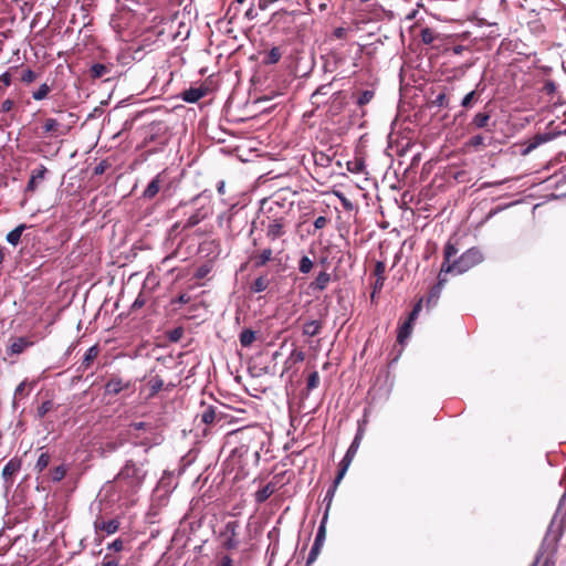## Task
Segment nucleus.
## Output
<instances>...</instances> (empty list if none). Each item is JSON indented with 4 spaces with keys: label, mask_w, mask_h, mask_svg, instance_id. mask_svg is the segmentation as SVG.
<instances>
[{
    "label": "nucleus",
    "mask_w": 566,
    "mask_h": 566,
    "mask_svg": "<svg viewBox=\"0 0 566 566\" xmlns=\"http://www.w3.org/2000/svg\"><path fill=\"white\" fill-rule=\"evenodd\" d=\"M231 111H232V108H226V116H227V117H229V118H230L231 120H233V122H241V120H243V118H241V117H237L235 115H233V114L231 113Z\"/></svg>",
    "instance_id": "0e129e2a"
},
{
    "label": "nucleus",
    "mask_w": 566,
    "mask_h": 566,
    "mask_svg": "<svg viewBox=\"0 0 566 566\" xmlns=\"http://www.w3.org/2000/svg\"><path fill=\"white\" fill-rule=\"evenodd\" d=\"M323 328V322L318 319H312L306 323H304L302 333L304 336H316L321 333Z\"/></svg>",
    "instance_id": "aec40b11"
},
{
    "label": "nucleus",
    "mask_w": 566,
    "mask_h": 566,
    "mask_svg": "<svg viewBox=\"0 0 566 566\" xmlns=\"http://www.w3.org/2000/svg\"><path fill=\"white\" fill-rule=\"evenodd\" d=\"M261 224L265 228L266 238L271 241H275L286 233L285 228L289 221L285 217H266L261 221Z\"/></svg>",
    "instance_id": "39448f33"
},
{
    "label": "nucleus",
    "mask_w": 566,
    "mask_h": 566,
    "mask_svg": "<svg viewBox=\"0 0 566 566\" xmlns=\"http://www.w3.org/2000/svg\"><path fill=\"white\" fill-rule=\"evenodd\" d=\"M148 386L150 389V396H155L163 389L164 380L159 376H155L148 381Z\"/></svg>",
    "instance_id": "58836bf2"
},
{
    "label": "nucleus",
    "mask_w": 566,
    "mask_h": 566,
    "mask_svg": "<svg viewBox=\"0 0 566 566\" xmlns=\"http://www.w3.org/2000/svg\"><path fill=\"white\" fill-rule=\"evenodd\" d=\"M25 228H27L25 224H20L17 228H14L13 230H11L7 234V238H6L8 243H10L12 245H18L21 241V235Z\"/></svg>",
    "instance_id": "bb28decb"
},
{
    "label": "nucleus",
    "mask_w": 566,
    "mask_h": 566,
    "mask_svg": "<svg viewBox=\"0 0 566 566\" xmlns=\"http://www.w3.org/2000/svg\"><path fill=\"white\" fill-rule=\"evenodd\" d=\"M385 270H386L385 263L381 261H378L375 265V275L378 277V281H384Z\"/></svg>",
    "instance_id": "864d4df0"
},
{
    "label": "nucleus",
    "mask_w": 566,
    "mask_h": 566,
    "mask_svg": "<svg viewBox=\"0 0 566 566\" xmlns=\"http://www.w3.org/2000/svg\"><path fill=\"white\" fill-rule=\"evenodd\" d=\"M269 284H270L269 277L266 275H261L252 282L250 290L253 293H261L269 287Z\"/></svg>",
    "instance_id": "a878e982"
},
{
    "label": "nucleus",
    "mask_w": 566,
    "mask_h": 566,
    "mask_svg": "<svg viewBox=\"0 0 566 566\" xmlns=\"http://www.w3.org/2000/svg\"><path fill=\"white\" fill-rule=\"evenodd\" d=\"M452 96H453V93L439 92L436 95V98H434L433 103L437 106H443V104L448 105V104L454 102Z\"/></svg>",
    "instance_id": "ea45409f"
},
{
    "label": "nucleus",
    "mask_w": 566,
    "mask_h": 566,
    "mask_svg": "<svg viewBox=\"0 0 566 566\" xmlns=\"http://www.w3.org/2000/svg\"><path fill=\"white\" fill-rule=\"evenodd\" d=\"M411 109H412V108H407V107L398 108V114H397V116H398V117L409 116V111H411Z\"/></svg>",
    "instance_id": "338daca9"
},
{
    "label": "nucleus",
    "mask_w": 566,
    "mask_h": 566,
    "mask_svg": "<svg viewBox=\"0 0 566 566\" xmlns=\"http://www.w3.org/2000/svg\"><path fill=\"white\" fill-rule=\"evenodd\" d=\"M209 210L206 208H199L197 209L192 214H190L187 220L182 223L180 221L176 222L172 226V230L177 231L178 229H181L182 231L193 228L195 226L199 224L202 220L208 218Z\"/></svg>",
    "instance_id": "6e6552de"
},
{
    "label": "nucleus",
    "mask_w": 566,
    "mask_h": 566,
    "mask_svg": "<svg viewBox=\"0 0 566 566\" xmlns=\"http://www.w3.org/2000/svg\"><path fill=\"white\" fill-rule=\"evenodd\" d=\"M147 464L148 460L146 458L139 461L128 459L115 476V481L120 491L135 494L147 476Z\"/></svg>",
    "instance_id": "f257e3e1"
},
{
    "label": "nucleus",
    "mask_w": 566,
    "mask_h": 566,
    "mask_svg": "<svg viewBox=\"0 0 566 566\" xmlns=\"http://www.w3.org/2000/svg\"><path fill=\"white\" fill-rule=\"evenodd\" d=\"M78 117L69 112L67 108H59L55 112L54 117L46 118L43 123V129L45 133L52 136H63L70 132L75 125Z\"/></svg>",
    "instance_id": "7ed1b4c3"
},
{
    "label": "nucleus",
    "mask_w": 566,
    "mask_h": 566,
    "mask_svg": "<svg viewBox=\"0 0 566 566\" xmlns=\"http://www.w3.org/2000/svg\"><path fill=\"white\" fill-rule=\"evenodd\" d=\"M327 224V218L324 216H319L314 221L315 229H323Z\"/></svg>",
    "instance_id": "680f3d73"
},
{
    "label": "nucleus",
    "mask_w": 566,
    "mask_h": 566,
    "mask_svg": "<svg viewBox=\"0 0 566 566\" xmlns=\"http://www.w3.org/2000/svg\"><path fill=\"white\" fill-rule=\"evenodd\" d=\"M239 339L242 347H249L255 340V332L252 329H243L240 333Z\"/></svg>",
    "instance_id": "c756f323"
},
{
    "label": "nucleus",
    "mask_w": 566,
    "mask_h": 566,
    "mask_svg": "<svg viewBox=\"0 0 566 566\" xmlns=\"http://www.w3.org/2000/svg\"><path fill=\"white\" fill-rule=\"evenodd\" d=\"M13 80H15L14 66L0 75V88L10 86Z\"/></svg>",
    "instance_id": "f704fd0d"
},
{
    "label": "nucleus",
    "mask_w": 566,
    "mask_h": 566,
    "mask_svg": "<svg viewBox=\"0 0 566 566\" xmlns=\"http://www.w3.org/2000/svg\"><path fill=\"white\" fill-rule=\"evenodd\" d=\"M412 329V322L407 321L405 322L398 331L397 340L402 344L411 334Z\"/></svg>",
    "instance_id": "7c9ffc66"
},
{
    "label": "nucleus",
    "mask_w": 566,
    "mask_h": 566,
    "mask_svg": "<svg viewBox=\"0 0 566 566\" xmlns=\"http://www.w3.org/2000/svg\"><path fill=\"white\" fill-rule=\"evenodd\" d=\"M471 125L475 128H486L490 130L492 126L496 125V120H491L489 113L480 112L473 117Z\"/></svg>",
    "instance_id": "dca6fc26"
},
{
    "label": "nucleus",
    "mask_w": 566,
    "mask_h": 566,
    "mask_svg": "<svg viewBox=\"0 0 566 566\" xmlns=\"http://www.w3.org/2000/svg\"><path fill=\"white\" fill-rule=\"evenodd\" d=\"M54 409V402L52 400H46L41 403L38 408V417L43 418L48 412Z\"/></svg>",
    "instance_id": "de8ad7c7"
},
{
    "label": "nucleus",
    "mask_w": 566,
    "mask_h": 566,
    "mask_svg": "<svg viewBox=\"0 0 566 566\" xmlns=\"http://www.w3.org/2000/svg\"><path fill=\"white\" fill-rule=\"evenodd\" d=\"M111 72V66L102 63H95L91 66L90 74L92 78H101Z\"/></svg>",
    "instance_id": "393cba45"
},
{
    "label": "nucleus",
    "mask_w": 566,
    "mask_h": 566,
    "mask_svg": "<svg viewBox=\"0 0 566 566\" xmlns=\"http://www.w3.org/2000/svg\"><path fill=\"white\" fill-rule=\"evenodd\" d=\"M326 522H327V512L324 513V516L321 521L319 527L317 530V534L314 541V545L323 546L325 537H326Z\"/></svg>",
    "instance_id": "cd10ccee"
},
{
    "label": "nucleus",
    "mask_w": 566,
    "mask_h": 566,
    "mask_svg": "<svg viewBox=\"0 0 566 566\" xmlns=\"http://www.w3.org/2000/svg\"><path fill=\"white\" fill-rule=\"evenodd\" d=\"M483 144H484V138L481 135H475V136L471 137L470 140L468 142V145L472 146L474 148H478V147L482 146Z\"/></svg>",
    "instance_id": "6e6d98bb"
},
{
    "label": "nucleus",
    "mask_w": 566,
    "mask_h": 566,
    "mask_svg": "<svg viewBox=\"0 0 566 566\" xmlns=\"http://www.w3.org/2000/svg\"><path fill=\"white\" fill-rule=\"evenodd\" d=\"M51 457L48 452H42L38 458L34 469L40 473L48 468L50 464Z\"/></svg>",
    "instance_id": "4c0bfd02"
},
{
    "label": "nucleus",
    "mask_w": 566,
    "mask_h": 566,
    "mask_svg": "<svg viewBox=\"0 0 566 566\" xmlns=\"http://www.w3.org/2000/svg\"><path fill=\"white\" fill-rule=\"evenodd\" d=\"M119 526L120 522L118 518L105 521L102 517H97L94 521V531L97 536L99 535V533H104L105 535L115 534L119 530Z\"/></svg>",
    "instance_id": "1a4fd4ad"
},
{
    "label": "nucleus",
    "mask_w": 566,
    "mask_h": 566,
    "mask_svg": "<svg viewBox=\"0 0 566 566\" xmlns=\"http://www.w3.org/2000/svg\"><path fill=\"white\" fill-rule=\"evenodd\" d=\"M305 359V353L294 348L285 360V365L291 367L295 364L302 363Z\"/></svg>",
    "instance_id": "c85d7f7f"
},
{
    "label": "nucleus",
    "mask_w": 566,
    "mask_h": 566,
    "mask_svg": "<svg viewBox=\"0 0 566 566\" xmlns=\"http://www.w3.org/2000/svg\"><path fill=\"white\" fill-rule=\"evenodd\" d=\"M543 91L548 95L554 94L556 92L555 83L553 81H546Z\"/></svg>",
    "instance_id": "bf43d9fd"
},
{
    "label": "nucleus",
    "mask_w": 566,
    "mask_h": 566,
    "mask_svg": "<svg viewBox=\"0 0 566 566\" xmlns=\"http://www.w3.org/2000/svg\"><path fill=\"white\" fill-rule=\"evenodd\" d=\"M164 172L158 174L153 180L148 184L146 189L143 192V197L145 199H153L160 190V185L163 182Z\"/></svg>",
    "instance_id": "a211bd4d"
},
{
    "label": "nucleus",
    "mask_w": 566,
    "mask_h": 566,
    "mask_svg": "<svg viewBox=\"0 0 566 566\" xmlns=\"http://www.w3.org/2000/svg\"><path fill=\"white\" fill-rule=\"evenodd\" d=\"M134 440V446H139V447H144V453L146 454L148 452V450L154 447V446H158L161 441L160 437L159 436H154L153 438H149V437H145V438H140L138 436V439H133Z\"/></svg>",
    "instance_id": "4be33fe9"
},
{
    "label": "nucleus",
    "mask_w": 566,
    "mask_h": 566,
    "mask_svg": "<svg viewBox=\"0 0 566 566\" xmlns=\"http://www.w3.org/2000/svg\"><path fill=\"white\" fill-rule=\"evenodd\" d=\"M340 483V481L337 480V476L335 478L333 484L329 486V489L327 490L326 492V495H325V499L324 501L326 502V509H325V512H329V507H331V504H332V501H333V497L335 495V492L337 490V486L338 484Z\"/></svg>",
    "instance_id": "72a5a7b5"
},
{
    "label": "nucleus",
    "mask_w": 566,
    "mask_h": 566,
    "mask_svg": "<svg viewBox=\"0 0 566 566\" xmlns=\"http://www.w3.org/2000/svg\"><path fill=\"white\" fill-rule=\"evenodd\" d=\"M101 566H118V560L112 555L106 554Z\"/></svg>",
    "instance_id": "4d7b16f0"
},
{
    "label": "nucleus",
    "mask_w": 566,
    "mask_h": 566,
    "mask_svg": "<svg viewBox=\"0 0 566 566\" xmlns=\"http://www.w3.org/2000/svg\"><path fill=\"white\" fill-rule=\"evenodd\" d=\"M46 171L48 169L43 165H40L38 168L33 169L30 180L27 185V191H34L36 189L38 182L44 179Z\"/></svg>",
    "instance_id": "f3484780"
},
{
    "label": "nucleus",
    "mask_w": 566,
    "mask_h": 566,
    "mask_svg": "<svg viewBox=\"0 0 566 566\" xmlns=\"http://www.w3.org/2000/svg\"><path fill=\"white\" fill-rule=\"evenodd\" d=\"M373 97H374V91L366 90V91L360 92L357 95L356 103L358 104V106H364V105L370 103Z\"/></svg>",
    "instance_id": "79ce46f5"
},
{
    "label": "nucleus",
    "mask_w": 566,
    "mask_h": 566,
    "mask_svg": "<svg viewBox=\"0 0 566 566\" xmlns=\"http://www.w3.org/2000/svg\"><path fill=\"white\" fill-rule=\"evenodd\" d=\"M150 429V426L146 422H133L129 424L128 433L132 439H138V434L135 431Z\"/></svg>",
    "instance_id": "37998d69"
},
{
    "label": "nucleus",
    "mask_w": 566,
    "mask_h": 566,
    "mask_svg": "<svg viewBox=\"0 0 566 566\" xmlns=\"http://www.w3.org/2000/svg\"><path fill=\"white\" fill-rule=\"evenodd\" d=\"M126 387L119 377H112L105 385V394L118 395Z\"/></svg>",
    "instance_id": "412c9836"
},
{
    "label": "nucleus",
    "mask_w": 566,
    "mask_h": 566,
    "mask_svg": "<svg viewBox=\"0 0 566 566\" xmlns=\"http://www.w3.org/2000/svg\"><path fill=\"white\" fill-rule=\"evenodd\" d=\"M109 167L111 164L107 160H102L98 165L95 166L93 174L95 176L103 175Z\"/></svg>",
    "instance_id": "3c124183"
},
{
    "label": "nucleus",
    "mask_w": 566,
    "mask_h": 566,
    "mask_svg": "<svg viewBox=\"0 0 566 566\" xmlns=\"http://www.w3.org/2000/svg\"><path fill=\"white\" fill-rule=\"evenodd\" d=\"M218 566H234L230 556L224 555L220 558Z\"/></svg>",
    "instance_id": "e2e57ef3"
},
{
    "label": "nucleus",
    "mask_w": 566,
    "mask_h": 566,
    "mask_svg": "<svg viewBox=\"0 0 566 566\" xmlns=\"http://www.w3.org/2000/svg\"><path fill=\"white\" fill-rule=\"evenodd\" d=\"M98 353H99V348L97 345L91 346L84 354V357L78 366V370L85 371L86 369H88L91 367L92 363L98 356Z\"/></svg>",
    "instance_id": "6ab92c4d"
},
{
    "label": "nucleus",
    "mask_w": 566,
    "mask_h": 566,
    "mask_svg": "<svg viewBox=\"0 0 566 566\" xmlns=\"http://www.w3.org/2000/svg\"><path fill=\"white\" fill-rule=\"evenodd\" d=\"M216 419V411L212 406L207 407L201 413V421L206 424H210Z\"/></svg>",
    "instance_id": "c03bdc74"
},
{
    "label": "nucleus",
    "mask_w": 566,
    "mask_h": 566,
    "mask_svg": "<svg viewBox=\"0 0 566 566\" xmlns=\"http://www.w3.org/2000/svg\"><path fill=\"white\" fill-rule=\"evenodd\" d=\"M315 161L319 163L321 165H324V163H329L332 160V157L329 155H325L322 151L319 154H315Z\"/></svg>",
    "instance_id": "052dcab7"
},
{
    "label": "nucleus",
    "mask_w": 566,
    "mask_h": 566,
    "mask_svg": "<svg viewBox=\"0 0 566 566\" xmlns=\"http://www.w3.org/2000/svg\"><path fill=\"white\" fill-rule=\"evenodd\" d=\"M361 437H363V432L361 430H358V432L356 433L352 444L349 446L345 457L343 458V460L340 461L339 463V470L337 472V480L338 481H342L343 478L345 476L353 459L355 458L356 453H357V450L359 448V444H360V441H361Z\"/></svg>",
    "instance_id": "423d86ee"
},
{
    "label": "nucleus",
    "mask_w": 566,
    "mask_h": 566,
    "mask_svg": "<svg viewBox=\"0 0 566 566\" xmlns=\"http://www.w3.org/2000/svg\"><path fill=\"white\" fill-rule=\"evenodd\" d=\"M421 308H422V298H420V300L415 304V306H413V308H412L411 313L409 314V318H408V321L413 322V321L417 318L418 314L420 313Z\"/></svg>",
    "instance_id": "5fc2aeb1"
},
{
    "label": "nucleus",
    "mask_w": 566,
    "mask_h": 566,
    "mask_svg": "<svg viewBox=\"0 0 566 566\" xmlns=\"http://www.w3.org/2000/svg\"><path fill=\"white\" fill-rule=\"evenodd\" d=\"M319 384V376L317 371H313L310 374L306 382L307 390L315 389Z\"/></svg>",
    "instance_id": "09e8293b"
},
{
    "label": "nucleus",
    "mask_w": 566,
    "mask_h": 566,
    "mask_svg": "<svg viewBox=\"0 0 566 566\" xmlns=\"http://www.w3.org/2000/svg\"><path fill=\"white\" fill-rule=\"evenodd\" d=\"M67 468L64 464L57 465L51 470V480L53 482H60L65 478Z\"/></svg>",
    "instance_id": "c9c22d12"
},
{
    "label": "nucleus",
    "mask_w": 566,
    "mask_h": 566,
    "mask_svg": "<svg viewBox=\"0 0 566 566\" xmlns=\"http://www.w3.org/2000/svg\"><path fill=\"white\" fill-rule=\"evenodd\" d=\"M32 345H33V342H31L27 337H12L9 339V345L7 347V354L9 356L20 355L27 348L31 347Z\"/></svg>",
    "instance_id": "9d476101"
},
{
    "label": "nucleus",
    "mask_w": 566,
    "mask_h": 566,
    "mask_svg": "<svg viewBox=\"0 0 566 566\" xmlns=\"http://www.w3.org/2000/svg\"><path fill=\"white\" fill-rule=\"evenodd\" d=\"M479 96H480V95H479V94H476V92H475V91H471V92L467 93V94L463 96L462 101H461V106L467 107V106H469L471 103H481L482 101H480Z\"/></svg>",
    "instance_id": "a18cd8bd"
},
{
    "label": "nucleus",
    "mask_w": 566,
    "mask_h": 566,
    "mask_svg": "<svg viewBox=\"0 0 566 566\" xmlns=\"http://www.w3.org/2000/svg\"><path fill=\"white\" fill-rule=\"evenodd\" d=\"M312 268H313L312 260L306 255L302 256L298 262L300 272L306 274L312 270Z\"/></svg>",
    "instance_id": "49530a36"
},
{
    "label": "nucleus",
    "mask_w": 566,
    "mask_h": 566,
    "mask_svg": "<svg viewBox=\"0 0 566 566\" xmlns=\"http://www.w3.org/2000/svg\"><path fill=\"white\" fill-rule=\"evenodd\" d=\"M264 434V431L259 427H244L231 432L230 438L240 443L233 450V453L242 457L252 451L255 458L259 459Z\"/></svg>",
    "instance_id": "f03ea898"
},
{
    "label": "nucleus",
    "mask_w": 566,
    "mask_h": 566,
    "mask_svg": "<svg viewBox=\"0 0 566 566\" xmlns=\"http://www.w3.org/2000/svg\"><path fill=\"white\" fill-rule=\"evenodd\" d=\"M458 253V249L454 243L451 241H448L444 247V261L442 265H446L447 263H452V258H454Z\"/></svg>",
    "instance_id": "473e14b6"
},
{
    "label": "nucleus",
    "mask_w": 566,
    "mask_h": 566,
    "mask_svg": "<svg viewBox=\"0 0 566 566\" xmlns=\"http://www.w3.org/2000/svg\"><path fill=\"white\" fill-rule=\"evenodd\" d=\"M281 56H282V53L280 52V49L279 48H272L268 52V54H266V56L264 59V63L265 64H276L280 61Z\"/></svg>",
    "instance_id": "a19ab883"
},
{
    "label": "nucleus",
    "mask_w": 566,
    "mask_h": 566,
    "mask_svg": "<svg viewBox=\"0 0 566 566\" xmlns=\"http://www.w3.org/2000/svg\"><path fill=\"white\" fill-rule=\"evenodd\" d=\"M483 261V254L478 248H471L463 252L452 263L441 265V274H462Z\"/></svg>",
    "instance_id": "20e7f679"
},
{
    "label": "nucleus",
    "mask_w": 566,
    "mask_h": 566,
    "mask_svg": "<svg viewBox=\"0 0 566 566\" xmlns=\"http://www.w3.org/2000/svg\"><path fill=\"white\" fill-rule=\"evenodd\" d=\"M447 282L446 274H441V272L438 275V283L434 284L427 296V306H434L438 303V300L441 295L442 289Z\"/></svg>",
    "instance_id": "ddd939ff"
},
{
    "label": "nucleus",
    "mask_w": 566,
    "mask_h": 566,
    "mask_svg": "<svg viewBox=\"0 0 566 566\" xmlns=\"http://www.w3.org/2000/svg\"><path fill=\"white\" fill-rule=\"evenodd\" d=\"M25 387H27V381H22L18 385V387L14 390V400L18 399L19 397H23L27 395Z\"/></svg>",
    "instance_id": "13d9d810"
},
{
    "label": "nucleus",
    "mask_w": 566,
    "mask_h": 566,
    "mask_svg": "<svg viewBox=\"0 0 566 566\" xmlns=\"http://www.w3.org/2000/svg\"><path fill=\"white\" fill-rule=\"evenodd\" d=\"M240 524L238 521H230L224 525L223 531L221 532V536L224 537V542L222 544L223 548L228 551L235 549L239 545L238 541V530Z\"/></svg>",
    "instance_id": "0eeeda50"
},
{
    "label": "nucleus",
    "mask_w": 566,
    "mask_h": 566,
    "mask_svg": "<svg viewBox=\"0 0 566 566\" xmlns=\"http://www.w3.org/2000/svg\"><path fill=\"white\" fill-rule=\"evenodd\" d=\"M22 462L18 458L11 459L2 470V478L6 483L12 484V478L21 470Z\"/></svg>",
    "instance_id": "2eb2a0df"
},
{
    "label": "nucleus",
    "mask_w": 566,
    "mask_h": 566,
    "mask_svg": "<svg viewBox=\"0 0 566 566\" xmlns=\"http://www.w3.org/2000/svg\"><path fill=\"white\" fill-rule=\"evenodd\" d=\"M15 80L22 84L30 85L39 78V73L34 72L30 67L14 66Z\"/></svg>",
    "instance_id": "4468645a"
},
{
    "label": "nucleus",
    "mask_w": 566,
    "mask_h": 566,
    "mask_svg": "<svg viewBox=\"0 0 566 566\" xmlns=\"http://www.w3.org/2000/svg\"><path fill=\"white\" fill-rule=\"evenodd\" d=\"M275 492V484L274 483H268L262 489L256 491L255 493V501L258 503L265 502L273 493Z\"/></svg>",
    "instance_id": "b1692460"
},
{
    "label": "nucleus",
    "mask_w": 566,
    "mask_h": 566,
    "mask_svg": "<svg viewBox=\"0 0 566 566\" xmlns=\"http://www.w3.org/2000/svg\"><path fill=\"white\" fill-rule=\"evenodd\" d=\"M331 281V275L327 272H321L315 281L311 283V289L314 291H324Z\"/></svg>",
    "instance_id": "5701e85b"
},
{
    "label": "nucleus",
    "mask_w": 566,
    "mask_h": 566,
    "mask_svg": "<svg viewBox=\"0 0 566 566\" xmlns=\"http://www.w3.org/2000/svg\"><path fill=\"white\" fill-rule=\"evenodd\" d=\"M51 92V86L48 83H43L40 85V87L32 92V97L35 101H42L44 99L48 94Z\"/></svg>",
    "instance_id": "e433bc0d"
},
{
    "label": "nucleus",
    "mask_w": 566,
    "mask_h": 566,
    "mask_svg": "<svg viewBox=\"0 0 566 566\" xmlns=\"http://www.w3.org/2000/svg\"><path fill=\"white\" fill-rule=\"evenodd\" d=\"M539 559H541V555H537L531 566H549V563L547 559L542 565H539Z\"/></svg>",
    "instance_id": "774afa93"
},
{
    "label": "nucleus",
    "mask_w": 566,
    "mask_h": 566,
    "mask_svg": "<svg viewBox=\"0 0 566 566\" xmlns=\"http://www.w3.org/2000/svg\"><path fill=\"white\" fill-rule=\"evenodd\" d=\"M144 304H145V300L139 295L133 303V308H139V307L144 306Z\"/></svg>",
    "instance_id": "69168bd1"
},
{
    "label": "nucleus",
    "mask_w": 566,
    "mask_h": 566,
    "mask_svg": "<svg viewBox=\"0 0 566 566\" xmlns=\"http://www.w3.org/2000/svg\"><path fill=\"white\" fill-rule=\"evenodd\" d=\"M273 252L271 249H264L260 254L254 256V265L256 268L265 265L272 259Z\"/></svg>",
    "instance_id": "2f4dec72"
},
{
    "label": "nucleus",
    "mask_w": 566,
    "mask_h": 566,
    "mask_svg": "<svg viewBox=\"0 0 566 566\" xmlns=\"http://www.w3.org/2000/svg\"><path fill=\"white\" fill-rule=\"evenodd\" d=\"M210 88L207 84H200L196 87H190L181 93V97L187 103H197L200 98L208 95Z\"/></svg>",
    "instance_id": "9b49d317"
},
{
    "label": "nucleus",
    "mask_w": 566,
    "mask_h": 566,
    "mask_svg": "<svg viewBox=\"0 0 566 566\" xmlns=\"http://www.w3.org/2000/svg\"><path fill=\"white\" fill-rule=\"evenodd\" d=\"M566 134V128H560L557 132H548V133H538L536 134L530 142V145L527 146L525 153L531 151L532 149L536 148L537 146L549 142L554 139L557 135Z\"/></svg>",
    "instance_id": "f8f14e48"
},
{
    "label": "nucleus",
    "mask_w": 566,
    "mask_h": 566,
    "mask_svg": "<svg viewBox=\"0 0 566 566\" xmlns=\"http://www.w3.org/2000/svg\"><path fill=\"white\" fill-rule=\"evenodd\" d=\"M321 549H322V547H321V546H317V545H314V544H313V546H312V548H311V551H310V554H308V556H307V560H306V565H307V566H308V565H311V564H313V563L316 560L317 556H318V555H319V553H321Z\"/></svg>",
    "instance_id": "8fccbe9b"
},
{
    "label": "nucleus",
    "mask_w": 566,
    "mask_h": 566,
    "mask_svg": "<svg viewBox=\"0 0 566 566\" xmlns=\"http://www.w3.org/2000/svg\"><path fill=\"white\" fill-rule=\"evenodd\" d=\"M124 548V542L122 538H116L112 543L107 545V549L114 551V552H122Z\"/></svg>",
    "instance_id": "603ef678"
}]
</instances>
